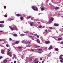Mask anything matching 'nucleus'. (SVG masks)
<instances>
[{"label": "nucleus", "mask_w": 63, "mask_h": 63, "mask_svg": "<svg viewBox=\"0 0 63 63\" xmlns=\"http://www.w3.org/2000/svg\"><path fill=\"white\" fill-rule=\"evenodd\" d=\"M32 9L34 10V11H38V8L36 6H32Z\"/></svg>", "instance_id": "1"}, {"label": "nucleus", "mask_w": 63, "mask_h": 63, "mask_svg": "<svg viewBox=\"0 0 63 63\" xmlns=\"http://www.w3.org/2000/svg\"><path fill=\"white\" fill-rule=\"evenodd\" d=\"M54 20V18H52V17H50L49 19V23H51L52 21H53Z\"/></svg>", "instance_id": "2"}, {"label": "nucleus", "mask_w": 63, "mask_h": 63, "mask_svg": "<svg viewBox=\"0 0 63 63\" xmlns=\"http://www.w3.org/2000/svg\"><path fill=\"white\" fill-rule=\"evenodd\" d=\"M7 54L9 55L10 57H12V55L11 54V52L9 51L8 52Z\"/></svg>", "instance_id": "3"}, {"label": "nucleus", "mask_w": 63, "mask_h": 63, "mask_svg": "<svg viewBox=\"0 0 63 63\" xmlns=\"http://www.w3.org/2000/svg\"><path fill=\"white\" fill-rule=\"evenodd\" d=\"M59 58L60 59H61V60H60V61L61 62V63H63V58L61 57H60Z\"/></svg>", "instance_id": "4"}, {"label": "nucleus", "mask_w": 63, "mask_h": 63, "mask_svg": "<svg viewBox=\"0 0 63 63\" xmlns=\"http://www.w3.org/2000/svg\"><path fill=\"white\" fill-rule=\"evenodd\" d=\"M45 43L46 44H48L50 43V41H45Z\"/></svg>", "instance_id": "5"}, {"label": "nucleus", "mask_w": 63, "mask_h": 63, "mask_svg": "<svg viewBox=\"0 0 63 63\" xmlns=\"http://www.w3.org/2000/svg\"><path fill=\"white\" fill-rule=\"evenodd\" d=\"M7 60L5 59L3 61L2 63H7Z\"/></svg>", "instance_id": "6"}, {"label": "nucleus", "mask_w": 63, "mask_h": 63, "mask_svg": "<svg viewBox=\"0 0 63 63\" xmlns=\"http://www.w3.org/2000/svg\"><path fill=\"white\" fill-rule=\"evenodd\" d=\"M54 26H59V24L56 23H54Z\"/></svg>", "instance_id": "7"}, {"label": "nucleus", "mask_w": 63, "mask_h": 63, "mask_svg": "<svg viewBox=\"0 0 63 63\" xmlns=\"http://www.w3.org/2000/svg\"><path fill=\"white\" fill-rule=\"evenodd\" d=\"M19 43V41H16V42L15 43V44H18Z\"/></svg>", "instance_id": "8"}, {"label": "nucleus", "mask_w": 63, "mask_h": 63, "mask_svg": "<svg viewBox=\"0 0 63 63\" xmlns=\"http://www.w3.org/2000/svg\"><path fill=\"white\" fill-rule=\"evenodd\" d=\"M13 27V28L14 29V30H16V29H17V28L16 26H14Z\"/></svg>", "instance_id": "9"}, {"label": "nucleus", "mask_w": 63, "mask_h": 63, "mask_svg": "<svg viewBox=\"0 0 63 63\" xmlns=\"http://www.w3.org/2000/svg\"><path fill=\"white\" fill-rule=\"evenodd\" d=\"M1 53H2V54H5V52H4V50H1Z\"/></svg>", "instance_id": "10"}, {"label": "nucleus", "mask_w": 63, "mask_h": 63, "mask_svg": "<svg viewBox=\"0 0 63 63\" xmlns=\"http://www.w3.org/2000/svg\"><path fill=\"white\" fill-rule=\"evenodd\" d=\"M35 48H39L40 47V46H39L35 45Z\"/></svg>", "instance_id": "11"}, {"label": "nucleus", "mask_w": 63, "mask_h": 63, "mask_svg": "<svg viewBox=\"0 0 63 63\" xmlns=\"http://www.w3.org/2000/svg\"><path fill=\"white\" fill-rule=\"evenodd\" d=\"M16 15L18 17H19V16H22L20 15L19 14H16Z\"/></svg>", "instance_id": "12"}, {"label": "nucleus", "mask_w": 63, "mask_h": 63, "mask_svg": "<svg viewBox=\"0 0 63 63\" xmlns=\"http://www.w3.org/2000/svg\"><path fill=\"white\" fill-rule=\"evenodd\" d=\"M52 46L51 45L50 46L49 48V50H51L52 49Z\"/></svg>", "instance_id": "13"}, {"label": "nucleus", "mask_w": 63, "mask_h": 63, "mask_svg": "<svg viewBox=\"0 0 63 63\" xmlns=\"http://www.w3.org/2000/svg\"><path fill=\"white\" fill-rule=\"evenodd\" d=\"M34 23V22H31L30 23V25L31 26H33V24Z\"/></svg>", "instance_id": "14"}, {"label": "nucleus", "mask_w": 63, "mask_h": 63, "mask_svg": "<svg viewBox=\"0 0 63 63\" xmlns=\"http://www.w3.org/2000/svg\"><path fill=\"white\" fill-rule=\"evenodd\" d=\"M59 7H56L55 8L56 10H59Z\"/></svg>", "instance_id": "15"}, {"label": "nucleus", "mask_w": 63, "mask_h": 63, "mask_svg": "<svg viewBox=\"0 0 63 63\" xmlns=\"http://www.w3.org/2000/svg\"><path fill=\"white\" fill-rule=\"evenodd\" d=\"M20 17V19H21V20H23L24 19L22 17V16Z\"/></svg>", "instance_id": "16"}, {"label": "nucleus", "mask_w": 63, "mask_h": 63, "mask_svg": "<svg viewBox=\"0 0 63 63\" xmlns=\"http://www.w3.org/2000/svg\"><path fill=\"white\" fill-rule=\"evenodd\" d=\"M4 26L2 24H0V27H3Z\"/></svg>", "instance_id": "17"}, {"label": "nucleus", "mask_w": 63, "mask_h": 63, "mask_svg": "<svg viewBox=\"0 0 63 63\" xmlns=\"http://www.w3.org/2000/svg\"><path fill=\"white\" fill-rule=\"evenodd\" d=\"M13 36H14V37H16L17 36V35L16 34H13Z\"/></svg>", "instance_id": "18"}, {"label": "nucleus", "mask_w": 63, "mask_h": 63, "mask_svg": "<svg viewBox=\"0 0 63 63\" xmlns=\"http://www.w3.org/2000/svg\"><path fill=\"white\" fill-rule=\"evenodd\" d=\"M45 10V8L44 7H42L41 8V11H44Z\"/></svg>", "instance_id": "19"}, {"label": "nucleus", "mask_w": 63, "mask_h": 63, "mask_svg": "<svg viewBox=\"0 0 63 63\" xmlns=\"http://www.w3.org/2000/svg\"><path fill=\"white\" fill-rule=\"evenodd\" d=\"M37 42L38 43H39V44H40V40L38 39H37Z\"/></svg>", "instance_id": "20"}, {"label": "nucleus", "mask_w": 63, "mask_h": 63, "mask_svg": "<svg viewBox=\"0 0 63 63\" xmlns=\"http://www.w3.org/2000/svg\"><path fill=\"white\" fill-rule=\"evenodd\" d=\"M62 39V38H59L58 39V41H60Z\"/></svg>", "instance_id": "21"}, {"label": "nucleus", "mask_w": 63, "mask_h": 63, "mask_svg": "<svg viewBox=\"0 0 63 63\" xmlns=\"http://www.w3.org/2000/svg\"><path fill=\"white\" fill-rule=\"evenodd\" d=\"M4 23V21H0V23Z\"/></svg>", "instance_id": "22"}, {"label": "nucleus", "mask_w": 63, "mask_h": 63, "mask_svg": "<svg viewBox=\"0 0 63 63\" xmlns=\"http://www.w3.org/2000/svg\"><path fill=\"white\" fill-rule=\"evenodd\" d=\"M32 59H32V58H30L29 61H31L32 60Z\"/></svg>", "instance_id": "23"}, {"label": "nucleus", "mask_w": 63, "mask_h": 63, "mask_svg": "<svg viewBox=\"0 0 63 63\" xmlns=\"http://www.w3.org/2000/svg\"><path fill=\"white\" fill-rule=\"evenodd\" d=\"M42 49H38L37 50V51H42Z\"/></svg>", "instance_id": "24"}, {"label": "nucleus", "mask_w": 63, "mask_h": 63, "mask_svg": "<svg viewBox=\"0 0 63 63\" xmlns=\"http://www.w3.org/2000/svg\"><path fill=\"white\" fill-rule=\"evenodd\" d=\"M18 48H19V49H21L22 48V47H18Z\"/></svg>", "instance_id": "25"}, {"label": "nucleus", "mask_w": 63, "mask_h": 63, "mask_svg": "<svg viewBox=\"0 0 63 63\" xmlns=\"http://www.w3.org/2000/svg\"><path fill=\"white\" fill-rule=\"evenodd\" d=\"M55 50L56 51H58L59 50L58 49V48H56L55 49Z\"/></svg>", "instance_id": "26"}, {"label": "nucleus", "mask_w": 63, "mask_h": 63, "mask_svg": "<svg viewBox=\"0 0 63 63\" xmlns=\"http://www.w3.org/2000/svg\"><path fill=\"white\" fill-rule=\"evenodd\" d=\"M10 29H11V30H12V31H13V30H14V29L10 27Z\"/></svg>", "instance_id": "27"}, {"label": "nucleus", "mask_w": 63, "mask_h": 63, "mask_svg": "<svg viewBox=\"0 0 63 63\" xmlns=\"http://www.w3.org/2000/svg\"><path fill=\"white\" fill-rule=\"evenodd\" d=\"M29 32L28 31H27L26 32H24V33H26H26H28Z\"/></svg>", "instance_id": "28"}, {"label": "nucleus", "mask_w": 63, "mask_h": 63, "mask_svg": "<svg viewBox=\"0 0 63 63\" xmlns=\"http://www.w3.org/2000/svg\"><path fill=\"white\" fill-rule=\"evenodd\" d=\"M48 55H49V56H50V55H51V53L50 52L49 54H48Z\"/></svg>", "instance_id": "29"}, {"label": "nucleus", "mask_w": 63, "mask_h": 63, "mask_svg": "<svg viewBox=\"0 0 63 63\" xmlns=\"http://www.w3.org/2000/svg\"><path fill=\"white\" fill-rule=\"evenodd\" d=\"M39 62V61H35L34 62L35 63H38Z\"/></svg>", "instance_id": "30"}, {"label": "nucleus", "mask_w": 63, "mask_h": 63, "mask_svg": "<svg viewBox=\"0 0 63 63\" xmlns=\"http://www.w3.org/2000/svg\"><path fill=\"white\" fill-rule=\"evenodd\" d=\"M63 56V55H61L59 56V58L60 57H62Z\"/></svg>", "instance_id": "31"}, {"label": "nucleus", "mask_w": 63, "mask_h": 63, "mask_svg": "<svg viewBox=\"0 0 63 63\" xmlns=\"http://www.w3.org/2000/svg\"><path fill=\"white\" fill-rule=\"evenodd\" d=\"M12 39L11 38H10L9 39V41H12Z\"/></svg>", "instance_id": "32"}, {"label": "nucleus", "mask_w": 63, "mask_h": 63, "mask_svg": "<svg viewBox=\"0 0 63 63\" xmlns=\"http://www.w3.org/2000/svg\"><path fill=\"white\" fill-rule=\"evenodd\" d=\"M37 58H35V59H34V61H37Z\"/></svg>", "instance_id": "33"}, {"label": "nucleus", "mask_w": 63, "mask_h": 63, "mask_svg": "<svg viewBox=\"0 0 63 63\" xmlns=\"http://www.w3.org/2000/svg\"><path fill=\"white\" fill-rule=\"evenodd\" d=\"M31 16H29L28 17V19H29V18H31Z\"/></svg>", "instance_id": "34"}, {"label": "nucleus", "mask_w": 63, "mask_h": 63, "mask_svg": "<svg viewBox=\"0 0 63 63\" xmlns=\"http://www.w3.org/2000/svg\"><path fill=\"white\" fill-rule=\"evenodd\" d=\"M42 27V26L41 25H39V28H41V27Z\"/></svg>", "instance_id": "35"}, {"label": "nucleus", "mask_w": 63, "mask_h": 63, "mask_svg": "<svg viewBox=\"0 0 63 63\" xmlns=\"http://www.w3.org/2000/svg\"><path fill=\"white\" fill-rule=\"evenodd\" d=\"M7 16H7V15H4V17H7Z\"/></svg>", "instance_id": "36"}, {"label": "nucleus", "mask_w": 63, "mask_h": 63, "mask_svg": "<svg viewBox=\"0 0 63 63\" xmlns=\"http://www.w3.org/2000/svg\"><path fill=\"white\" fill-rule=\"evenodd\" d=\"M7 7L5 6H4V8L5 9Z\"/></svg>", "instance_id": "37"}, {"label": "nucleus", "mask_w": 63, "mask_h": 63, "mask_svg": "<svg viewBox=\"0 0 63 63\" xmlns=\"http://www.w3.org/2000/svg\"><path fill=\"white\" fill-rule=\"evenodd\" d=\"M31 50L32 51H34V50L33 49H32Z\"/></svg>", "instance_id": "38"}, {"label": "nucleus", "mask_w": 63, "mask_h": 63, "mask_svg": "<svg viewBox=\"0 0 63 63\" xmlns=\"http://www.w3.org/2000/svg\"><path fill=\"white\" fill-rule=\"evenodd\" d=\"M2 32H3V31H0V33H2Z\"/></svg>", "instance_id": "39"}, {"label": "nucleus", "mask_w": 63, "mask_h": 63, "mask_svg": "<svg viewBox=\"0 0 63 63\" xmlns=\"http://www.w3.org/2000/svg\"><path fill=\"white\" fill-rule=\"evenodd\" d=\"M20 35H21V36H23V35H24V34H21Z\"/></svg>", "instance_id": "40"}, {"label": "nucleus", "mask_w": 63, "mask_h": 63, "mask_svg": "<svg viewBox=\"0 0 63 63\" xmlns=\"http://www.w3.org/2000/svg\"><path fill=\"white\" fill-rule=\"evenodd\" d=\"M49 28L50 29H53V28L52 27H49Z\"/></svg>", "instance_id": "41"}, {"label": "nucleus", "mask_w": 63, "mask_h": 63, "mask_svg": "<svg viewBox=\"0 0 63 63\" xmlns=\"http://www.w3.org/2000/svg\"><path fill=\"white\" fill-rule=\"evenodd\" d=\"M6 46L7 47H9V45L8 44H7L6 45Z\"/></svg>", "instance_id": "42"}, {"label": "nucleus", "mask_w": 63, "mask_h": 63, "mask_svg": "<svg viewBox=\"0 0 63 63\" xmlns=\"http://www.w3.org/2000/svg\"><path fill=\"white\" fill-rule=\"evenodd\" d=\"M29 37H30V38L31 39H32V37L31 36H29Z\"/></svg>", "instance_id": "43"}, {"label": "nucleus", "mask_w": 63, "mask_h": 63, "mask_svg": "<svg viewBox=\"0 0 63 63\" xmlns=\"http://www.w3.org/2000/svg\"><path fill=\"white\" fill-rule=\"evenodd\" d=\"M27 47H31V46L30 45H27Z\"/></svg>", "instance_id": "44"}, {"label": "nucleus", "mask_w": 63, "mask_h": 63, "mask_svg": "<svg viewBox=\"0 0 63 63\" xmlns=\"http://www.w3.org/2000/svg\"><path fill=\"white\" fill-rule=\"evenodd\" d=\"M2 57H2V56L0 57V59H2Z\"/></svg>", "instance_id": "45"}, {"label": "nucleus", "mask_w": 63, "mask_h": 63, "mask_svg": "<svg viewBox=\"0 0 63 63\" xmlns=\"http://www.w3.org/2000/svg\"><path fill=\"white\" fill-rule=\"evenodd\" d=\"M37 36V38H39V35H36Z\"/></svg>", "instance_id": "46"}, {"label": "nucleus", "mask_w": 63, "mask_h": 63, "mask_svg": "<svg viewBox=\"0 0 63 63\" xmlns=\"http://www.w3.org/2000/svg\"><path fill=\"white\" fill-rule=\"evenodd\" d=\"M31 39H32L33 40H34V37H32V38H31Z\"/></svg>", "instance_id": "47"}, {"label": "nucleus", "mask_w": 63, "mask_h": 63, "mask_svg": "<svg viewBox=\"0 0 63 63\" xmlns=\"http://www.w3.org/2000/svg\"><path fill=\"white\" fill-rule=\"evenodd\" d=\"M34 36H37V34H34Z\"/></svg>", "instance_id": "48"}, {"label": "nucleus", "mask_w": 63, "mask_h": 63, "mask_svg": "<svg viewBox=\"0 0 63 63\" xmlns=\"http://www.w3.org/2000/svg\"><path fill=\"white\" fill-rule=\"evenodd\" d=\"M14 55V57H15V58L16 57V55Z\"/></svg>", "instance_id": "49"}, {"label": "nucleus", "mask_w": 63, "mask_h": 63, "mask_svg": "<svg viewBox=\"0 0 63 63\" xmlns=\"http://www.w3.org/2000/svg\"><path fill=\"white\" fill-rule=\"evenodd\" d=\"M38 53H42V52H38Z\"/></svg>", "instance_id": "50"}, {"label": "nucleus", "mask_w": 63, "mask_h": 63, "mask_svg": "<svg viewBox=\"0 0 63 63\" xmlns=\"http://www.w3.org/2000/svg\"><path fill=\"white\" fill-rule=\"evenodd\" d=\"M45 31L46 32H47V31H48L47 30H45Z\"/></svg>", "instance_id": "51"}, {"label": "nucleus", "mask_w": 63, "mask_h": 63, "mask_svg": "<svg viewBox=\"0 0 63 63\" xmlns=\"http://www.w3.org/2000/svg\"><path fill=\"white\" fill-rule=\"evenodd\" d=\"M14 63H16V61H14Z\"/></svg>", "instance_id": "52"}, {"label": "nucleus", "mask_w": 63, "mask_h": 63, "mask_svg": "<svg viewBox=\"0 0 63 63\" xmlns=\"http://www.w3.org/2000/svg\"><path fill=\"white\" fill-rule=\"evenodd\" d=\"M40 60H42L43 59H42V58H41L40 59Z\"/></svg>", "instance_id": "53"}, {"label": "nucleus", "mask_w": 63, "mask_h": 63, "mask_svg": "<svg viewBox=\"0 0 63 63\" xmlns=\"http://www.w3.org/2000/svg\"><path fill=\"white\" fill-rule=\"evenodd\" d=\"M14 18L12 19H11V20H14Z\"/></svg>", "instance_id": "54"}, {"label": "nucleus", "mask_w": 63, "mask_h": 63, "mask_svg": "<svg viewBox=\"0 0 63 63\" xmlns=\"http://www.w3.org/2000/svg\"><path fill=\"white\" fill-rule=\"evenodd\" d=\"M44 61H42V63H44Z\"/></svg>", "instance_id": "55"}, {"label": "nucleus", "mask_w": 63, "mask_h": 63, "mask_svg": "<svg viewBox=\"0 0 63 63\" xmlns=\"http://www.w3.org/2000/svg\"><path fill=\"white\" fill-rule=\"evenodd\" d=\"M37 26H38V25H35V27H37Z\"/></svg>", "instance_id": "56"}, {"label": "nucleus", "mask_w": 63, "mask_h": 63, "mask_svg": "<svg viewBox=\"0 0 63 63\" xmlns=\"http://www.w3.org/2000/svg\"><path fill=\"white\" fill-rule=\"evenodd\" d=\"M3 41V40L2 39H0V41Z\"/></svg>", "instance_id": "57"}, {"label": "nucleus", "mask_w": 63, "mask_h": 63, "mask_svg": "<svg viewBox=\"0 0 63 63\" xmlns=\"http://www.w3.org/2000/svg\"><path fill=\"white\" fill-rule=\"evenodd\" d=\"M31 43V41H30L29 42V44H30Z\"/></svg>", "instance_id": "58"}, {"label": "nucleus", "mask_w": 63, "mask_h": 63, "mask_svg": "<svg viewBox=\"0 0 63 63\" xmlns=\"http://www.w3.org/2000/svg\"><path fill=\"white\" fill-rule=\"evenodd\" d=\"M37 23H40V22H37Z\"/></svg>", "instance_id": "59"}, {"label": "nucleus", "mask_w": 63, "mask_h": 63, "mask_svg": "<svg viewBox=\"0 0 63 63\" xmlns=\"http://www.w3.org/2000/svg\"><path fill=\"white\" fill-rule=\"evenodd\" d=\"M1 46V47H4V46H3V45H1V46Z\"/></svg>", "instance_id": "60"}, {"label": "nucleus", "mask_w": 63, "mask_h": 63, "mask_svg": "<svg viewBox=\"0 0 63 63\" xmlns=\"http://www.w3.org/2000/svg\"><path fill=\"white\" fill-rule=\"evenodd\" d=\"M47 47H45V49H47Z\"/></svg>", "instance_id": "61"}, {"label": "nucleus", "mask_w": 63, "mask_h": 63, "mask_svg": "<svg viewBox=\"0 0 63 63\" xmlns=\"http://www.w3.org/2000/svg\"><path fill=\"white\" fill-rule=\"evenodd\" d=\"M8 51H10V50L9 49H8Z\"/></svg>", "instance_id": "62"}, {"label": "nucleus", "mask_w": 63, "mask_h": 63, "mask_svg": "<svg viewBox=\"0 0 63 63\" xmlns=\"http://www.w3.org/2000/svg\"><path fill=\"white\" fill-rule=\"evenodd\" d=\"M12 58V59H14V57H13Z\"/></svg>", "instance_id": "63"}, {"label": "nucleus", "mask_w": 63, "mask_h": 63, "mask_svg": "<svg viewBox=\"0 0 63 63\" xmlns=\"http://www.w3.org/2000/svg\"><path fill=\"white\" fill-rule=\"evenodd\" d=\"M31 19L32 20H33V19L32 18H31Z\"/></svg>", "instance_id": "64"}]
</instances>
